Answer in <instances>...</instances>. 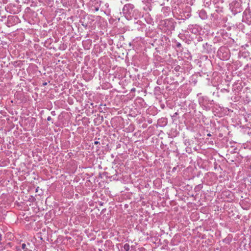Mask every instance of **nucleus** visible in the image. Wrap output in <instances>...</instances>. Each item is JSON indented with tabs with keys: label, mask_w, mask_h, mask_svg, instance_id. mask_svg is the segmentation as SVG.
Listing matches in <instances>:
<instances>
[{
	"label": "nucleus",
	"mask_w": 251,
	"mask_h": 251,
	"mask_svg": "<svg viewBox=\"0 0 251 251\" xmlns=\"http://www.w3.org/2000/svg\"><path fill=\"white\" fill-rule=\"evenodd\" d=\"M124 249L125 251H128L130 249L129 245L128 244H125L124 246Z\"/></svg>",
	"instance_id": "obj_1"
},
{
	"label": "nucleus",
	"mask_w": 251,
	"mask_h": 251,
	"mask_svg": "<svg viewBox=\"0 0 251 251\" xmlns=\"http://www.w3.org/2000/svg\"><path fill=\"white\" fill-rule=\"evenodd\" d=\"M22 248L23 250H24V251H26L27 248H26V245L25 244L23 243L22 245Z\"/></svg>",
	"instance_id": "obj_2"
},
{
	"label": "nucleus",
	"mask_w": 251,
	"mask_h": 251,
	"mask_svg": "<svg viewBox=\"0 0 251 251\" xmlns=\"http://www.w3.org/2000/svg\"><path fill=\"white\" fill-rule=\"evenodd\" d=\"M94 144L95 145L98 144H99V141H95Z\"/></svg>",
	"instance_id": "obj_3"
},
{
	"label": "nucleus",
	"mask_w": 251,
	"mask_h": 251,
	"mask_svg": "<svg viewBox=\"0 0 251 251\" xmlns=\"http://www.w3.org/2000/svg\"><path fill=\"white\" fill-rule=\"evenodd\" d=\"M2 239V235L0 233V241Z\"/></svg>",
	"instance_id": "obj_4"
},
{
	"label": "nucleus",
	"mask_w": 251,
	"mask_h": 251,
	"mask_svg": "<svg viewBox=\"0 0 251 251\" xmlns=\"http://www.w3.org/2000/svg\"><path fill=\"white\" fill-rule=\"evenodd\" d=\"M222 49H221L220 50H219V51L218 52V53H219V52H221V50H222Z\"/></svg>",
	"instance_id": "obj_5"
},
{
	"label": "nucleus",
	"mask_w": 251,
	"mask_h": 251,
	"mask_svg": "<svg viewBox=\"0 0 251 251\" xmlns=\"http://www.w3.org/2000/svg\"><path fill=\"white\" fill-rule=\"evenodd\" d=\"M96 10L98 11V8H96Z\"/></svg>",
	"instance_id": "obj_6"
}]
</instances>
